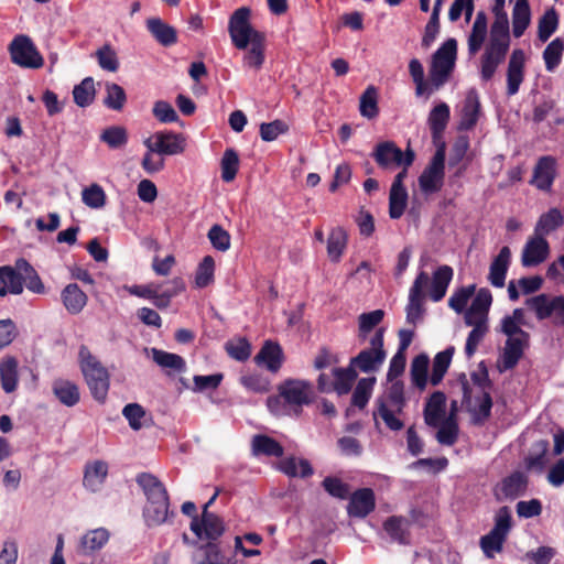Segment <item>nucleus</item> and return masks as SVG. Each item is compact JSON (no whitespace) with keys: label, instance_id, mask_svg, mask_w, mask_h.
<instances>
[{"label":"nucleus","instance_id":"1","mask_svg":"<svg viewBox=\"0 0 564 564\" xmlns=\"http://www.w3.org/2000/svg\"><path fill=\"white\" fill-rule=\"evenodd\" d=\"M251 10L248 7L238 8L228 21V33L232 45L246 51L243 66L256 72L260 70L265 61V34L252 28Z\"/></svg>","mask_w":564,"mask_h":564},{"label":"nucleus","instance_id":"2","mask_svg":"<svg viewBox=\"0 0 564 564\" xmlns=\"http://www.w3.org/2000/svg\"><path fill=\"white\" fill-rule=\"evenodd\" d=\"M495 21L490 29V39L480 58V78L489 82L498 67L506 59L510 47V33L508 15L505 11V0H495L492 8Z\"/></svg>","mask_w":564,"mask_h":564},{"label":"nucleus","instance_id":"3","mask_svg":"<svg viewBox=\"0 0 564 564\" xmlns=\"http://www.w3.org/2000/svg\"><path fill=\"white\" fill-rule=\"evenodd\" d=\"M390 382L384 393L376 400L373 416H380L389 430L401 431L404 423L395 414H401L406 405L404 383L401 380Z\"/></svg>","mask_w":564,"mask_h":564},{"label":"nucleus","instance_id":"4","mask_svg":"<svg viewBox=\"0 0 564 564\" xmlns=\"http://www.w3.org/2000/svg\"><path fill=\"white\" fill-rule=\"evenodd\" d=\"M78 358L80 370L93 398L98 402H104L109 390L108 370L85 345L79 347Z\"/></svg>","mask_w":564,"mask_h":564},{"label":"nucleus","instance_id":"5","mask_svg":"<svg viewBox=\"0 0 564 564\" xmlns=\"http://www.w3.org/2000/svg\"><path fill=\"white\" fill-rule=\"evenodd\" d=\"M511 527L512 518L510 509L507 506L501 507L495 516L494 528L479 540L480 549L486 557L494 558L496 553L502 551Z\"/></svg>","mask_w":564,"mask_h":564},{"label":"nucleus","instance_id":"6","mask_svg":"<svg viewBox=\"0 0 564 564\" xmlns=\"http://www.w3.org/2000/svg\"><path fill=\"white\" fill-rule=\"evenodd\" d=\"M456 52V40L448 39L433 54L430 67V79L434 89H440L448 80L455 66Z\"/></svg>","mask_w":564,"mask_h":564},{"label":"nucleus","instance_id":"7","mask_svg":"<svg viewBox=\"0 0 564 564\" xmlns=\"http://www.w3.org/2000/svg\"><path fill=\"white\" fill-rule=\"evenodd\" d=\"M386 328L380 327L370 338V348L361 350L350 359V366L358 368L361 372L370 373L378 371L384 362L387 352L383 347Z\"/></svg>","mask_w":564,"mask_h":564},{"label":"nucleus","instance_id":"8","mask_svg":"<svg viewBox=\"0 0 564 564\" xmlns=\"http://www.w3.org/2000/svg\"><path fill=\"white\" fill-rule=\"evenodd\" d=\"M278 391L296 414L304 405H310L315 398L313 383L302 379H286L279 384Z\"/></svg>","mask_w":564,"mask_h":564},{"label":"nucleus","instance_id":"9","mask_svg":"<svg viewBox=\"0 0 564 564\" xmlns=\"http://www.w3.org/2000/svg\"><path fill=\"white\" fill-rule=\"evenodd\" d=\"M371 156L378 166L383 170H391L401 165L411 166L415 160V153L411 148L403 152L393 141L379 142L375 147Z\"/></svg>","mask_w":564,"mask_h":564},{"label":"nucleus","instance_id":"10","mask_svg":"<svg viewBox=\"0 0 564 564\" xmlns=\"http://www.w3.org/2000/svg\"><path fill=\"white\" fill-rule=\"evenodd\" d=\"M9 53L12 63L20 67L37 69L44 65L43 56L28 35H17L9 45Z\"/></svg>","mask_w":564,"mask_h":564},{"label":"nucleus","instance_id":"11","mask_svg":"<svg viewBox=\"0 0 564 564\" xmlns=\"http://www.w3.org/2000/svg\"><path fill=\"white\" fill-rule=\"evenodd\" d=\"M445 177V149L440 147L426 167L419 176V186L423 194L431 195L442 189Z\"/></svg>","mask_w":564,"mask_h":564},{"label":"nucleus","instance_id":"12","mask_svg":"<svg viewBox=\"0 0 564 564\" xmlns=\"http://www.w3.org/2000/svg\"><path fill=\"white\" fill-rule=\"evenodd\" d=\"M144 147L159 155H175L185 150V139L181 133L169 130L156 131L143 141Z\"/></svg>","mask_w":564,"mask_h":564},{"label":"nucleus","instance_id":"13","mask_svg":"<svg viewBox=\"0 0 564 564\" xmlns=\"http://www.w3.org/2000/svg\"><path fill=\"white\" fill-rule=\"evenodd\" d=\"M527 305L534 311L538 319L543 321L554 315V323L564 326L563 295H558L550 300L546 294H539L528 299Z\"/></svg>","mask_w":564,"mask_h":564},{"label":"nucleus","instance_id":"14","mask_svg":"<svg viewBox=\"0 0 564 564\" xmlns=\"http://www.w3.org/2000/svg\"><path fill=\"white\" fill-rule=\"evenodd\" d=\"M430 276L425 271H421L409 291V302L406 304V322L415 325L424 313V288L427 286Z\"/></svg>","mask_w":564,"mask_h":564},{"label":"nucleus","instance_id":"15","mask_svg":"<svg viewBox=\"0 0 564 564\" xmlns=\"http://www.w3.org/2000/svg\"><path fill=\"white\" fill-rule=\"evenodd\" d=\"M463 378H465V375H463ZM462 390H463V403L466 405L467 411L471 415V422L475 425H484L486 421L491 415V409H492V398L490 395L489 391L481 392V395L478 399L479 403L478 405L471 404V388L466 379L462 382Z\"/></svg>","mask_w":564,"mask_h":564},{"label":"nucleus","instance_id":"16","mask_svg":"<svg viewBox=\"0 0 564 564\" xmlns=\"http://www.w3.org/2000/svg\"><path fill=\"white\" fill-rule=\"evenodd\" d=\"M557 175V161L552 155H543L536 161L530 184L543 192H550Z\"/></svg>","mask_w":564,"mask_h":564},{"label":"nucleus","instance_id":"17","mask_svg":"<svg viewBox=\"0 0 564 564\" xmlns=\"http://www.w3.org/2000/svg\"><path fill=\"white\" fill-rule=\"evenodd\" d=\"M550 254V245L544 237L534 234L525 242L522 254L521 263L525 268L535 267L544 262Z\"/></svg>","mask_w":564,"mask_h":564},{"label":"nucleus","instance_id":"18","mask_svg":"<svg viewBox=\"0 0 564 564\" xmlns=\"http://www.w3.org/2000/svg\"><path fill=\"white\" fill-rule=\"evenodd\" d=\"M348 497L347 513L351 518L364 519L376 508V497L371 488L357 489Z\"/></svg>","mask_w":564,"mask_h":564},{"label":"nucleus","instance_id":"19","mask_svg":"<svg viewBox=\"0 0 564 564\" xmlns=\"http://www.w3.org/2000/svg\"><path fill=\"white\" fill-rule=\"evenodd\" d=\"M525 54L523 50L512 51L507 67V95L518 94L521 84L524 80Z\"/></svg>","mask_w":564,"mask_h":564},{"label":"nucleus","instance_id":"20","mask_svg":"<svg viewBox=\"0 0 564 564\" xmlns=\"http://www.w3.org/2000/svg\"><path fill=\"white\" fill-rule=\"evenodd\" d=\"M284 361L283 349L276 341L265 340L259 352L254 356V362L264 367L272 373H276Z\"/></svg>","mask_w":564,"mask_h":564},{"label":"nucleus","instance_id":"21","mask_svg":"<svg viewBox=\"0 0 564 564\" xmlns=\"http://www.w3.org/2000/svg\"><path fill=\"white\" fill-rule=\"evenodd\" d=\"M137 484L147 497V503L169 500V494L163 482L150 473H140L135 478Z\"/></svg>","mask_w":564,"mask_h":564},{"label":"nucleus","instance_id":"22","mask_svg":"<svg viewBox=\"0 0 564 564\" xmlns=\"http://www.w3.org/2000/svg\"><path fill=\"white\" fill-rule=\"evenodd\" d=\"M445 415L446 395L442 391H435L425 403L423 411L424 422L430 427H437L445 420Z\"/></svg>","mask_w":564,"mask_h":564},{"label":"nucleus","instance_id":"23","mask_svg":"<svg viewBox=\"0 0 564 564\" xmlns=\"http://www.w3.org/2000/svg\"><path fill=\"white\" fill-rule=\"evenodd\" d=\"M145 26L151 36L162 46L170 47L177 43V31L161 18H149Z\"/></svg>","mask_w":564,"mask_h":564},{"label":"nucleus","instance_id":"24","mask_svg":"<svg viewBox=\"0 0 564 564\" xmlns=\"http://www.w3.org/2000/svg\"><path fill=\"white\" fill-rule=\"evenodd\" d=\"M480 100L476 89H470L462 108L459 130L469 131L477 124L480 115Z\"/></svg>","mask_w":564,"mask_h":564},{"label":"nucleus","instance_id":"25","mask_svg":"<svg viewBox=\"0 0 564 564\" xmlns=\"http://www.w3.org/2000/svg\"><path fill=\"white\" fill-rule=\"evenodd\" d=\"M511 261L510 248L505 246L500 249L497 257L492 260L488 280L495 288H503L506 282L507 272Z\"/></svg>","mask_w":564,"mask_h":564},{"label":"nucleus","instance_id":"26","mask_svg":"<svg viewBox=\"0 0 564 564\" xmlns=\"http://www.w3.org/2000/svg\"><path fill=\"white\" fill-rule=\"evenodd\" d=\"M530 339L529 333L525 336L514 335L508 337L502 354V362L505 369H512L517 366L523 355L524 348L528 346Z\"/></svg>","mask_w":564,"mask_h":564},{"label":"nucleus","instance_id":"27","mask_svg":"<svg viewBox=\"0 0 564 564\" xmlns=\"http://www.w3.org/2000/svg\"><path fill=\"white\" fill-rule=\"evenodd\" d=\"M110 533L106 528L88 530L80 538L77 551L84 555H91L101 550L108 543Z\"/></svg>","mask_w":564,"mask_h":564},{"label":"nucleus","instance_id":"28","mask_svg":"<svg viewBox=\"0 0 564 564\" xmlns=\"http://www.w3.org/2000/svg\"><path fill=\"white\" fill-rule=\"evenodd\" d=\"M251 453L253 456L282 457L284 448L273 437L256 434L251 440Z\"/></svg>","mask_w":564,"mask_h":564},{"label":"nucleus","instance_id":"29","mask_svg":"<svg viewBox=\"0 0 564 564\" xmlns=\"http://www.w3.org/2000/svg\"><path fill=\"white\" fill-rule=\"evenodd\" d=\"M0 279L3 283L0 288V296L3 297L8 293L19 295L23 292L22 271H19L15 267H0Z\"/></svg>","mask_w":564,"mask_h":564},{"label":"nucleus","instance_id":"30","mask_svg":"<svg viewBox=\"0 0 564 564\" xmlns=\"http://www.w3.org/2000/svg\"><path fill=\"white\" fill-rule=\"evenodd\" d=\"M62 302L69 314H78L87 304V295L76 283H69L61 293Z\"/></svg>","mask_w":564,"mask_h":564},{"label":"nucleus","instance_id":"31","mask_svg":"<svg viewBox=\"0 0 564 564\" xmlns=\"http://www.w3.org/2000/svg\"><path fill=\"white\" fill-rule=\"evenodd\" d=\"M169 286L161 291L162 286H158L154 291V297L151 299L154 306L160 310H165L170 306L173 297L185 291V282L183 278L175 276L169 283Z\"/></svg>","mask_w":564,"mask_h":564},{"label":"nucleus","instance_id":"32","mask_svg":"<svg viewBox=\"0 0 564 564\" xmlns=\"http://www.w3.org/2000/svg\"><path fill=\"white\" fill-rule=\"evenodd\" d=\"M108 475V465L102 460H95L85 467L84 486L91 491L100 489Z\"/></svg>","mask_w":564,"mask_h":564},{"label":"nucleus","instance_id":"33","mask_svg":"<svg viewBox=\"0 0 564 564\" xmlns=\"http://www.w3.org/2000/svg\"><path fill=\"white\" fill-rule=\"evenodd\" d=\"M453 279V269L449 265H441L433 273L430 297L433 302H440L446 294Z\"/></svg>","mask_w":564,"mask_h":564},{"label":"nucleus","instance_id":"34","mask_svg":"<svg viewBox=\"0 0 564 564\" xmlns=\"http://www.w3.org/2000/svg\"><path fill=\"white\" fill-rule=\"evenodd\" d=\"M0 382L6 393H12L18 388V361L14 357H7L0 361Z\"/></svg>","mask_w":564,"mask_h":564},{"label":"nucleus","instance_id":"35","mask_svg":"<svg viewBox=\"0 0 564 564\" xmlns=\"http://www.w3.org/2000/svg\"><path fill=\"white\" fill-rule=\"evenodd\" d=\"M430 359L426 354H420L412 359L410 376L412 384L420 391L425 390L429 382Z\"/></svg>","mask_w":564,"mask_h":564},{"label":"nucleus","instance_id":"36","mask_svg":"<svg viewBox=\"0 0 564 564\" xmlns=\"http://www.w3.org/2000/svg\"><path fill=\"white\" fill-rule=\"evenodd\" d=\"M279 470L291 478H307L314 470L311 463L304 458L286 457L279 463Z\"/></svg>","mask_w":564,"mask_h":564},{"label":"nucleus","instance_id":"37","mask_svg":"<svg viewBox=\"0 0 564 564\" xmlns=\"http://www.w3.org/2000/svg\"><path fill=\"white\" fill-rule=\"evenodd\" d=\"M456 410V401L452 402V413L451 415L443 420L440 424L438 431L436 432V440L440 444L446 446H453L458 438V424L454 419V411Z\"/></svg>","mask_w":564,"mask_h":564},{"label":"nucleus","instance_id":"38","mask_svg":"<svg viewBox=\"0 0 564 564\" xmlns=\"http://www.w3.org/2000/svg\"><path fill=\"white\" fill-rule=\"evenodd\" d=\"M528 487V479L521 471H514L502 479L500 491L507 499H516L523 495Z\"/></svg>","mask_w":564,"mask_h":564},{"label":"nucleus","instance_id":"39","mask_svg":"<svg viewBox=\"0 0 564 564\" xmlns=\"http://www.w3.org/2000/svg\"><path fill=\"white\" fill-rule=\"evenodd\" d=\"M199 521L202 525V538L205 536L208 542L216 543L225 532L223 519L214 512H202Z\"/></svg>","mask_w":564,"mask_h":564},{"label":"nucleus","instance_id":"40","mask_svg":"<svg viewBox=\"0 0 564 564\" xmlns=\"http://www.w3.org/2000/svg\"><path fill=\"white\" fill-rule=\"evenodd\" d=\"M15 268L22 271L23 284H25L29 291L35 294H43L45 292V286L40 275L26 259H18L15 261Z\"/></svg>","mask_w":564,"mask_h":564},{"label":"nucleus","instance_id":"41","mask_svg":"<svg viewBox=\"0 0 564 564\" xmlns=\"http://www.w3.org/2000/svg\"><path fill=\"white\" fill-rule=\"evenodd\" d=\"M487 35V15L484 11H479L475 18L471 32L468 36V52L476 54L482 46Z\"/></svg>","mask_w":564,"mask_h":564},{"label":"nucleus","instance_id":"42","mask_svg":"<svg viewBox=\"0 0 564 564\" xmlns=\"http://www.w3.org/2000/svg\"><path fill=\"white\" fill-rule=\"evenodd\" d=\"M451 110L447 104L441 102L436 105L429 115L427 123L433 139L438 138L448 123Z\"/></svg>","mask_w":564,"mask_h":564},{"label":"nucleus","instance_id":"43","mask_svg":"<svg viewBox=\"0 0 564 564\" xmlns=\"http://www.w3.org/2000/svg\"><path fill=\"white\" fill-rule=\"evenodd\" d=\"M53 392L58 401L66 406H74L79 402L80 393L76 383L68 380H56Z\"/></svg>","mask_w":564,"mask_h":564},{"label":"nucleus","instance_id":"44","mask_svg":"<svg viewBox=\"0 0 564 564\" xmlns=\"http://www.w3.org/2000/svg\"><path fill=\"white\" fill-rule=\"evenodd\" d=\"M563 224L564 218L561 210L556 207L551 208L540 216L534 227V234L545 238V236L562 227Z\"/></svg>","mask_w":564,"mask_h":564},{"label":"nucleus","instance_id":"45","mask_svg":"<svg viewBox=\"0 0 564 564\" xmlns=\"http://www.w3.org/2000/svg\"><path fill=\"white\" fill-rule=\"evenodd\" d=\"M454 352L455 348L453 346H449L443 351H440L435 355L433 360L432 373L430 377V382L433 386H437L442 382L444 376L446 375L451 366Z\"/></svg>","mask_w":564,"mask_h":564},{"label":"nucleus","instance_id":"46","mask_svg":"<svg viewBox=\"0 0 564 564\" xmlns=\"http://www.w3.org/2000/svg\"><path fill=\"white\" fill-rule=\"evenodd\" d=\"M564 53V39L555 37L552 40L542 53L545 69L553 73L561 64Z\"/></svg>","mask_w":564,"mask_h":564},{"label":"nucleus","instance_id":"47","mask_svg":"<svg viewBox=\"0 0 564 564\" xmlns=\"http://www.w3.org/2000/svg\"><path fill=\"white\" fill-rule=\"evenodd\" d=\"M409 521L403 517L391 516L383 522V529L388 535L400 544L409 543Z\"/></svg>","mask_w":564,"mask_h":564},{"label":"nucleus","instance_id":"48","mask_svg":"<svg viewBox=\"0 0 564 564\" xmlns=\"http://www.w3.org/2000/svg\"><path fill=\"white\" fill-rule=\"evenodd\" d=\"M170 499L161 502L147 503L143 509V517L148 527L163 524L169 517Z\"/></svg>","mask_w":564,"mask_h":564},{"label":"nucleus","instance_id":"49","mask_svg":"<svg viewBox=\"0 0 564 564\" xmlns=\"http://www.w3.org/2000/svg\"><path fill=\"white\" fill-rule=\"evenodd\" d=\"M333 376V391H335L338 395H344L351 390L352 384L356 381L358 375L355 368L352 366H349L347 368H334Z\"/></svg>","mask_w":564,"mask_h":564},{"label":"nucleus","instance_id":"50","mask_svg":"<svg viewBox=\"0 0 564 564\" xmlns=\"http://www.w3.org/2000/svg\"><path fill=\"white\" fill-rule=\"evenodd\" d=\"M96 97L95 80L93 77H85L78 85L73 88L74 102L86 108L90 106Z\"/></svg>","mask_w":564,"mask_h":564},{"label":"nucleus","instance_id":"51","mask_svg":"<svg viewBox=\"0 0 564 564\" xmlns=\"http://www.w3.org/2000/svg\"><path fill=\"white\" fill-rule=\"evenodd\" d=\"M151 351L153 361L160 367L173 369L178 373L186 370V362L182 356L158 348H152Z\"/></svg>","mask_w":564,"mask_h":564},{"label":"nucleus","instance_id":"52","mask_svg":"<svg viewBox=\"0 0 564 564\" xmlns=\"http://www.w3.org/2000/svg\"><path fill=\"white\" fill-rule=\"evenodd\" d=\"M347 245V234L344 228H333L327 240V254L334 262H338Z\"/></svg>","mask_w":564,"mask_h":564},{"label":"nucleus","instance_id":"53","mask_svg":"<svg viewBox=\"0 0 564 564\" xmlns=\"http://www.w3.org/2000/svg\"><path fill=\"white\" fill-rule=\"evenodd\" d=\"M531 12L529 3L516 2L512 10V33L514 37L523 35L530 24Z\"/></svg>","mask_w":564,"mask_h":564},{"label":"nucleus","instance_id":"54","mask_svg":"<svg viewBox=\"0 0 564 564\" xmlns=\"http://www.w3.org/2000/svg\"><path fill=\"white\" fill-rule=\"evenodd\" d=\"M558 28V14L554 8L547 9L539 19L538 39L545 43Z\"/></svg>","mask_w":564,"mask_h":564},{"label":"nucleus","instance_id":"55","mask_svg":"<svg viewBox=\"0 0 564 564\" xmlns=\"http://www.w3.org/2000/svg\"><path fill=\"white\" fill-rule=\"evenodd\" d=\"M383 317V310H375L360 314L358 317V338L366 340L369 333L382 322Z\"/></svg>","mask_w":564,"mask_h":564},{"label":"nucleus","instance_id":"56","mask_svg":"<svg viewBox=\"0 0 564 564\" xmlns=\"http://www.w3.org/2000/svg\"><path fill=\"white\" fill-rule=\"evenodd\" d=\"M215 260L212 256H205L198 263L195 272V285L204 289L214 282Z\"/></svg>","mask_w":564,"mask_h":564},{"label":"nucleus","instance_id":"57","mask_svg":"<svg viewBox=\"0 0 564 564\" xmlns=\"http://www.w3.org/2000/svg\"><path fill=\"white\" fill-rule=\"evenodd\" d=\"M127 101V95L124 89L116 83H106V97L104 105L116 111L123 109Z\"/></svg>","mask_w":564,"mask_h":564},{"label":"nucleus","instance_id":"58","mask_svg":"<svg viewBox=\"0 0 564 564\" xmlns=\"http://www.w3.org/2000/svg\"><path fill=\"white\" fill-rule=\"evenodd\" d=\"M406 188H390L389 193V216L391 219H399L405 212L408 206Z\"/></svg>","mask_w":564,"mask_h":564},{"label":"nucleus","instance_id":"59","mask_svg":"<svg viewBox=\"0 0 564 564\" xmlns=\"http://www.w3.org/2000/svg\"><path fill=\"white\" fill-rule=\"evenodd\" d=\"M359 111L362 117L373 119L379 113L378 93L375 86H369L360 97Z\"/></svg>","mask_w":564,"mask_h":564},{"label":"nucleus","instance_id":"60","mask_svg":"<svg viewBox=\"0 0 564 564\" xmlns=\"http://www.w3.org/2000/svg\"><path fill=\"white\" fill-rule=\"evenodd\" d=\"M376 378H361L352 392L351 404L358 409H364L371 397Z\"/></svg>","mask_w":564,"mask_h":564},{"label":"nucleus","instance_id":"61","mask_svg":"<svg viewBox=\"0 0 564 564\" xmlns=\"http://www.w3.org/2000/svg\"><path fill=\"white\" fill-rule=\"evenodd\" d=\"M221 178L224 182L235 180L239 169V156L234 149H226L221 159Z\"/></svg>","mask_w":564,"mask_h":564},{"label":"nucleus","instance_id":"62","mask_svg":"<svg viewBox=\"0 0 564 564\" xmlns=\"http://www.w3.org/2000/svg\"><path fill=\"white\" fill-rule=\"evenodd\" d=\"M100 140L111 149H119L128 142L127 130L120 126L109 127L102 131Z\"/></svg>","mask_w":564,"mask_h":564},{"label":"nucleus","instance_id":"63","mask_svg":"<svg viewBox=\"0 0 564 564\" xmlns=\"http://www.w3.org/2000/svg\"><path fill=\"white\" fill-rule=\"evenodd\" d=\"M83 203L90 208H101L106 205V193L98 184H91L82 192Z\"/></svg>","mask_w":564,"mask_h":564},{"label":"nucleus","instance_id":"64","mask_svg":"<svg viewBox=\"0 0 564 564\" xmlns=\"http://www.w3.org/2000/svg\"><path fill=\"white\" fill-rule=\"evenodd\" d=\"M225 349L227 354L237 361H246L251 355V344L245 337L226 343Z\"/></svg>","mask_w":564,"mask_h":564}]
</instances>
